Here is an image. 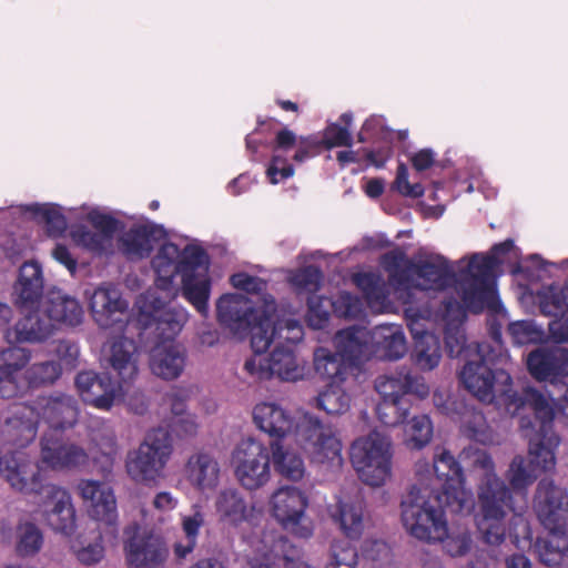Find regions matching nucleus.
Here are the masks:
<instances>
[{
    "instance_id": "obj_51",
    "label": "nucleus",
    "mask_w": 568,
    "mask_h": 568,
    "mask_svg": "<svg viewBox=\"0 0 568 568\" xmlns=\"http://www.w3.org/2000/svg\"><path fill=\"white\" fill-rule=\"evenodd\" d=\"M459 459L464 466L474 475L479 483H487L493 478H499L495 469V463L490 454L478 447H465L460 454Z\"/></svg>"
},
{
    "instance_id": "obj_53",
    "label": "nucleus",
    "mask_w": 568,
    "mask_h": 568,
    "mask_svg": "<svg viewBox=\"0 0 568 568\" xmlns=\"http://www.w3.org/2000/svg\"><path fill=\"white\" fill-rule=\"evenodd\" d=\"M334 518L339 523V527L346 537L358 539L364 530V503L359 499L339 501Z\"/></svg>"
},
{
    "instance_id": "obj_58",
    "label": "nucleus",
    "mask_w": 568,
    "mask_h": 568,
    "mask_svg": "<svg viewBox=\"0 0 568 568\" xmlns=\"http://www.w3.org/2000/svg\"><path fill=\"white\" fill-rule=\"evenodd\" d=\"M61 374L62 368L57 361L34 363L22 372L27 388L52 385L59 379Z\"/></svg>"
},
{
    "instance_id": "obj_49",
    "label": "nucleus",
    "mask_w": 568,
    "mask_h": 568,
    "mask_svg": "<svg viewBox=\"0 0 568 568\" xmlns=\"http://www.w3.org/2000/svg\"><path fill=\"white\" fill-rule=\"evenodd\" d=\"M460 432L467 438L481 445L497 443L493 428L488 425L485 415L473 406L465 405L459 417Z\"/></svg>"
},
{
    "instance_id": "obj_45",
    "label": "nucleus",
    "mask_w": 568,
    "mask_h": 568,
    "mask_svg": "<svg viewBox=\"0 0 568 568\" xmlns=\"http://www.w3.org/2000/svg\"><path fill=\"white\" fill-rule=\"evenodd\" d=\"M548 534L535 542V551L544 565L555 567L568 558L567 526L546 529Z\"/></svg>"
},
{
    "instance_id": "obj_18",
    "label": "nucleus",
    "mask_w": 568,
    "mask_h": 568,
    "mask_svg": "<svg viewBox=\"0 0 568 568\" xmlns=\"http://www.w3.org/2000/svg\"><path fill=\"white\" fill-rule=\"evenodd\" d=\"M405 318L408 328L415 341L412 359L422 371H432L438 366L442 359V349L439 337L428 331L427 323L437 321V315L433 314L429 306H408L405 307Z\"/></svg>"
},
{
    "instance_id": "obj_48",
    "label": "nucleus",
    "mask_w": 568,
    "mask_h": 568,
    "mask_svg": "<svg viewBox=\"0 0 568 568\" xmlns=\"http://www.w3.org/2000/svg\"><path fill=\"white\" fill-rule=\"evenodd\" d=\"M296 135L288 129H283L276 134L274 155L266 170V175L272 184L290 179L294 175V168L287 160L278 154V151H288L295 145Z\"/></svg>"
},
{
    "instance_id": "obj_22",
    "label": "nucleus",
    "mask_w": 568,
    "mask_h": 568,
    "mask_svg": "<svg viewBox=\"0 0 568 568\" xmlns=\"http://www.w3.org/2000/svg\"><path fill=\"white\" fill-rule=\"evenodd\" d=\"M124 536L123 550L131 568H153L166 560L169 550L161 536L142 529L138 524L129 525Z\"/></svg>"
},
{
    "instance_id": "obj_7",
    "label": "nucleus",
    "mask_w": 568,
    "mask_h": 568,
    "mask_svg": "<svg viewBox=\"0 0 568 568\" xmlns=\"http://www.w3.org/2000/svg\"><path fill=\"white\" fill-rule=\"evenodd\" d=\"M466 270V257H462L453 263L440 254L429 255L426 260H418L410 263V272L407 280V286L399 297L403 304L416 306L414 304V290L420 292H443L447 296L460 300L462 287H465L466 280L462 273Z\"/></svg>"
},
{
    "instance_id": "obj_2",
    "label": "nucleus",
    "mask_w": 568,
    "mask_h": 568,
    "mask_svg": "<svg viewBox=\"0 0 568 568\" xmlns=\"http://www.w3.org/2000/svg\"><path fill=\"white\" fill-rule=\"evenodd\" d=\"M2 478L10 488L26 496H40L38 510L54 531L71 536L77 528L75 508L69 490L47 480L40 460L21 450L3 454Z\"/></svg>"
},
{
    "instance_id": "obj_8",
    "label": "nucleus",
    "mask_w": 568,
    "mask_h": 568,
    "mask_svg": "<svg viewBox=\"0 0 568 568\" xmlns=\"http://www.w3.org/2000/svg\"><path fill=\"white\" fill-rule=\"evenodd\" d=\"M375 389L382 397L376 407L378 420L390 427L403 424L407 419L410 402L406 396L413 395L425 399L430 393L425 378L407 367L377 377Z\"/></svg>"
},
{
    "instance_id": "obj_25",
    "label": "nucleus",
    "mask_w": 568,
    "mask_h": 568,
    "mask_svg": "<svg viewBox=\"0 0 568 568\" xmlns=\"http://www.w3.org/2000/svg\"><path fill=\"white\" fill-rule=\"evenodd\" d=\"M40 463L52 470L74 469L89 462L88 452L64 437L63 432L45 430L40 437Z\"/></svg>"
},
{
    "instance_id": "obj_54",
    "label": "nucleus",
    "mask_w": 568,
    "mask_h": 568,
    "mask_svg": "<svg viewBox=\"0 0 568 568\" xmlns=\"http://www.w3.org/2000/svg\"><path fill=\"white\" fill-rule=\"evenodd\" d=\"M21 212L28 213L43 222L50 236H59L67 230V219L61 207L51 203H32L20 206Z\"/></svg>"
},
{
    "instance_id": "obj_24",
    "label": "nucleus",
    "mask_w": 568,
    "mask_h": 568,
    "mask_svg": "<svg viewBox=\"0 0 568 568\" xmlns=\"http://www.w3.org/2000/svg\"><path fill=\"white\" fill-rule=\"evenodd\" d=\"M30 404L38 422L48 426L47 430L65 432L78 424L79 402L70 394L52 392L38 396Z\"/></svg>"
},
{
    "instance_id": "obj_60",
    "label": "nucleus",
    "mask_w": 568,
    "mask_h": 568,
    "mask_svg": "<svg viewBox=\"0 0 568 568\" xmlns=\"http://www.w3.org/2000/svg\"><path fill=\"white\" fill-rule=\"evenodd\" d=\"M506 476L511 487L510 490L526 493L528 487L536 480L537 471L530 463H527L523 456L518 455L513 458Z\"/></svg>"
},
{
    "instance_id": "obj_33",
    "label": "nucleus",
    "mask_w": 568,
    "mask_h": 568,
    "mask_svg": "<svg viewBox=\"0 0 568 568\" xmlns=\"http://www.w3.org/2000/svg\"><path fill=\"white\" fill-rule=\"evenodd\" d=\"M527 367L535 379L557 383L568 376V349L560 346L539 347L528 354Z\"/></svg>"
},
{
    "instance_id": "obj_21",
    "label": "nucleus",
    "mask_w": 568,
    "mask_h": 568,
    "mask_svg": "<svg viewBox=\"0 0 568 568\" xmlns=\"http://www.w3.org/2000/svg\"><path fill=\"white\" fill-rule=\"evenodd\" d=\"M89 306L93 321L102 329L122 334L130 318L129 302L112 283H103L90 295Z\"/></svg>"
},
{
    "instance_id": "obj_41",
    "label": "nucleus",
    "mask_w": 568,
    "mask_h": 568,
    "mask_svg": "<svg viewBox=\"0 0 568 568\" xmlns=\"http://www.w3.org/2000/svg\"><path fill=\"white\" fill-rule=\"evenodd\" d=\"M185 364V351L175 343H160L151 351V372L162 379H176L183 373Z\"/></svg>"
},
{
    "instance_id": "obj_34",
    "label": "nucleus",
    "mask_w": 568,
    "mask_h": 568,
    "mask_svg": "<svg viewBox=\"0 0 568 568\" xmlns=\"http://www.w3.org/2000/svg\"><path fill=\"white\" fill-rule=\"evenodd\" d=\"M105 361L124 387L139 374V351L135 342L122 335L114 337L104 351Z\"/></svg>"
},
{
    "instance_id": "obj_55",
    "label": "nucleus",
    "mask_w": 568,
    "mask_h": 568,
    "mask_svg": "<svg viewBox=\"0 0 568 568\" xmlns=\"http://www.w3.org/2000/svg\"><path fill=\"white\" fill-rule=\"evenodd\" d=\"M354 280L372 308L383 312L388 307V288L381 276L374 273H359Z\"/></svg>"
},
{
    "instance_id": "obj_13",
    "label": "nucleus",
    "mask_w": 568,
    "mask_h": 568,
    "mask_svg": "<svg viewBox=\"0 0 568 568\" xmlns=\"http://www.w3.org/2000/svg\"><path fill=\"white\" fill-rule=\"evenodd\" d=\"M296 442L311 460L331 469L343 465L342 443L329 425L323 424L312 414L300 416L296 425Z\"/></svg>"
},
{
    "instance_id": "obj_12",
    "label": "nucleus",
    "mask_w": 568,
    "mask_h": 568,
    "mask_svg": "<svg viewBox=\"0 0 568 568\" xmlns=\"http://www.w3.org/2000/svg\"><path fill=\"white\" fill-rule=\"evenodd\" d=\"M172 450L169 432L161 427L151 429L138 449L128 455L125 462L128 475L135 483H154L162 476Z\"/></svg>"
},
{
    "instance_id": "obj_23",
    "label": "nucleus",
    "mask_w": 568,
    "mask_h": 568,
    "mask_svg": "<svg viewBox=\"0 0 568 568\" xmlns=\"http://www.w3.org/2000/svg\"><path fill=\"white\" fill-rule=\"evenodd\" d=\"M77 490L87 506L89 516L106 527L105 535L118 537V507L113 489L105 483L81 479Z\"/></svg>"
},
{
    "instance_id": "obj_28",
    "label": "nucleus",
    "mask_w": 568,
    "mask_h": 568,
    "mask_svg": "<svg viewBox=\"0 0 568 568\" xmlns=\"http://www.w3.org/2000/svg\"><path fill=\"white\" fill-rule=\"evenodd\" d=\"M75 385L83 402L104 410L124 399L126 393L125 387L113 381L109 374H97L92 371L79 373Z\"/></svg>"
},
{
    "instance_id": "obj_63",
    "label": "nucleus",
    "mask_w": 568,
    "mask_h": 568,
    "mask_svg": "<svg viewBox=\"0 0 568 568\" xmlns=\"http://www.w3.org/2000/svg\"><path fill=\"white\" fill-rule=\"evenodd\" d=\"M362 561L368 568H395L390 548L381 539H366L362 545Z\"/></svg>"
},
{
    "instance_id": "obj_10",
    "label": "nucleus",
    "mask_w": 568,
    "mask_h": 568,
    "mask_svg": "<svg viewBox=\"0 0 568 568\" xmlns=\"http://www.w3.org/2000/svg\"><path fill=\"white\" fill-rule=\"evenodd\" d=\"M515 247L513 240L495 244L488 254L474 253L466 258V270L462 273L466 280L465 287L475 292L467 295L469 305L479 308H495L498 304L496 290V268L501 264L503 257Z\"/></svg>"
},
{
    "instance_id": "obj_64",
    "label": "nucleus",
    "mask_w": 568,
    "mask_h": 568,
    "mask_svg": "<svg viewBox=\"0 0 568 568\" xmlns=\"http://www.w3.org/2000/svg\"><path fill=\"white\" fill-rule=\"evenodd\" d=\"M358 552L348 541L336 540L331 545L326 568H358Z\"/></svg>"
},
{
    "instance_id": "obj_39",
    "label": "nucleus",
    "mask_w": 568,
    "mask_h": 568,
    "mask_svg": "<svg viewBox=\"0 0 568 568\" xmlns=\"http://www.w3.org/2000/svg\"><path fill=\"white\" fill-rule=\"evenodd\" d=\"M39 422L31 404L17 406L2 426V444L26 447L38 434Z\"/></svg>"
},
{
    "instance_id": "obj_37",
    "label": "nucleus",
    "mask_w": 568,
    "mask_h": 568,
    "mask_svg": "<svg viewBox=\"0 0 568 568\" xmlns=\"http://www.w3.org/2000/svg\"><path fill=\"white\" fill-rule=\"evenodd\" d=\"M253 420L258 429L271 437L284 438L292 433L296 435L300 418L276 402H262L253 408Z\"/></svg>"
},
{
    "instance_id": "obj_9",
    "label": "nucleus",
    "mask_w": 568,
    "mask_h": 568,
    "mask_svg": "<svg viewBox=\"0 0 568 568\" xmlns=\"http://www.w3.org/2000/svg\"><path fill=\"white\" fill-rule=\"evenodd\" d=\"M476 524L485 542L500 545L507 532V517L515 511L514 497L504 479L477 484Z\"/></svg>"
},
{
    "instance_id": "obj_62",
    "label": "nucleus",
    "mask_w": 568,
    "mask_h": 568,
    "mask_svg": "<svg viewBox=\"0 0 568 568\" xmlns=\"http://www.w3.org/2000/svg\"><path fill=\"white\" fill-rule=\"evenodd\" d=\"M288 281L298 294L307 295V298L315 297L314 294L322 285L323 273L318 267L308 265L293 272Z\"/></svg>"
},
{
    "instance_id": "obj_44",
    "label": "nucleus",
    "mask_w": 568,
    "mask_h": 568,
    "mask_svg": "<svg viewBox=\"0 0 568 568\" xmlns=\"http://www.w3.org/2000/svg\"><path fill=\"white\" fill-rule=\"evenodd\" d=\"M374 357L398 361L407 353L403 327L397 324H381L373 328Z\"/></svg>"
},
{
    "instance_id": "obj_36",
    "label": "nucleus",
    "mask_w": 568,
    "mask_h": 568,
    "mask_svg": "<svg viewBox=\"0 0 568 568\" xmlns=\"http://www.w3.org/2000/svg\"><path fill=\"white\" fill-rule=\"evenodd\" d=\"M24 315L12 326L7 328L4 339L13 343H42L50 338L54 331L53 324L43 314V307L37 306L33 310H20Z\"/></svg>"
},
{
    "instance_id": "obj_17",
    "label": "nucleus",
    "mask_w": 568,
    "mask_h": 568,
    "mask_svg": "<svg viewBox=\"0 0 568 568\" xmlns=\"http://www.w3.org/2000/svg\"><path fill=\"white\" fill-rule=\"evenodd\" d=\"M219 324L240 338L254 334L264 320V307L240 293L223 294L216 301Z\"/></svg>"
},
{
    "instance_id": "obj_57",
    "label": "nucleus",
    "mask_w": 568,
    "mask_h": 568,
    "mask_svg": "<svg viewBox=\"0 0 568 568\" xmlns=\"http://www.w3.org/2000/svg\"><path fill=\"white\" fill-rule=\"evenodd\" d=\"M316 405L331 415L344 414L351 407V396L344 385L326 384L316 397Z\"/></svg>"
},
{
    "instance_id": "obj_29",
    "label": "nucleus",
    "mask_w": 568,
    "mask_h": 568,
    "mask_svg": "<svg viewBox=\"0 0 568 568\" xmlns=\"http://www.w3.org/2000/svg\"><path fill=\"white\" fill-rule=\"evenodd\" d=\"M567 265L568 258L561 261V267ZM537 303L544 315L562 317L549 323V333L556 342L568 343V285L542 287L537 294Z\"/></svg>"
},
{
    "instance_id": "obj_20",
    "label": "nucleus",
    "mask_w": 568,
    "mask_h": 568,
    "mask_svg": "<svg viewBox=\"0 0 568 568\" xmlns=\"http://www.w3.org/2000/svg\"><path fill=\"white\" fill-rule=\"evenodd\" d=\"M264 320L260 322L256 332L251 337L254 353L266 352L272 344L280 347H291L304 337V328L300 321L288 317L276 321L272 325V317L276 312V302L272 295H265Z\"/></svg>"
},
{
    "instance_id": "obj_46",
    "label": "nucleus",
    "mask_w": 568,
    "mask_h": 568,
    "mask_svg": "<svg viewBox=\"0 0 568 568\" xmlns=\"http://www.w3.org/2000/svg\"><path fill=\"white\" fill-rule=\"evenodd\" d=\"M268 358L270 377L284 382H297L305 377L306 366L296 357L292 347L275 346Z\"/></svg>"
},
{
    "instance_id": "obj_30",
    "label": "nucleus",
    "mask_w": 568,
    "mask_h": 568,
    "mask_svg": "<svg viewBox=\"0 0 568 568\" xmlns=\"http://www.w3.org/2000/svg\"><path fill=\"white\" fill-rule=\"evenodd\" d=\"M31 359V352L19 346L0 351V398L9 399L27 392L22 372Z\"/></svg>"
},
{
    "instance_id": "obj_42",
    "label": "nucleus",
    "mask_w": 568,
    "mask_h": 568,
    "mask_svg": "<svg viewBox=\"0 0 568 568\" xmlns=\"http://www.w3.org/2000/svg\"><path fill=\"white\" fill-rule=\"evenodd\" d=\"M313 367L321 379L334 385H345L354 368L336 349L324 346L314 349Z\"/></svg>"
},
{
    "instance_id": "obj_5",
    "label": "nucleus",
    "mask_w": 568,
    "mask_h": 568,
    "mask_svg": "<svg viewBox=\"0 0 568 568\" xmlns=\"http://www.w3.org/2000/svg\"><path fill=\"white\" fill-rule=\"evenodd\" d=\"M417 483L415 485L428 486L445 498L447 510L456 515H469L475 507L474 495L467 489L463 468L453 454L442 448L433 459L418 460L415 465Z\"/></svg>"
},
{
    "instance_id": "obj_11",
    "label": "nucleus",
    "mask_w": 568,
    "mask_h": 568,
    "mask_svg": "<svg viewBox=\"0 0 568 568\" xmlns=\"http://www.w3.org/2000/svg\"><path fill=\"white\" fill-rule=\"evenodd\" d=\"M392 444L388 436L372 432L357 438L351 447V462L363 483L373 487L386 484L392 476Z\"/></svg>"
},
{
    "instance_id": "obj_16",
    "label": "nucleus",
    "mask_w": 568,
    "mask_h": 568,
    "mask_svg": "<svg viewBox=\"0 0 568 568\" xmlns=\"http://www.w3.org/2000/svg\"><path fill=\"white\" fill-rule=\"evenodd\" d=\"M308 498L304 491L293 486L278 487L270 497V511L278 525L300 538L313 535V521L306 514Z\"/></svg>"
},
{
    "instance_id": "obj_47",
    "label": "nucleus",
    "mask_w": 568,
    "mask_h": 568,
    "mask_svg": "<svg viewBox=\"0 0 568 568\" xmlns=\"http://www.w3.org/2000/svg\"><path fill=\"white\" fill-rule=\"evenodd\" d=\"M204 524L205 514L200 505H194L189 514H181L182 537L174 545V554L179 559H185L193 552Z\"/></svg>"
},
{
    "instance_id": "obj_32",
    "label": "nucleus",
    "mask_w": 568,
    "mask_h": 568,
    "mask_svg": "<svg viewBox=\"0 0 568 568\" xmlns=\"http://www.w3.org/2000/svg\"><path fill=\"white\" fill-rule=\"evenodd\" d=\"M44 274L37 261L24 262L12 286L13 304L19 310H33L44 302Z\"/></svg>"
},
{
    "instance_id": "obj_59",
    "label": "nucleus",
    "mask_w": 568,
    "mask_h": 568,
    "mask_svg": "<svg viewBox=\"0 0 568 568\" xmlns=\"http://www.w3.org/2000/svg\"><path fill=\"white\" fill-rule=\"evenodd\" d=\"M43 541V534L36 524L23 523L17 527L16 550L19 556H34L41 550Z\"/></svg>"
},
{
    "instance_id": "obj_26",
    "label": "nucleus",
    "mask_w": 568,
    "mask_h": 568,
    "mask_svg": "<svg viewBox=\"0 0 568 568\" xmlns=\"http://www.w3.org/2000/svg\"><path fill=\"white\" fill-rule=\"evenodd\" d=\"M214 509L217 521L231 529H239L244 524L256 526L263 517L256 504L235 487H225L217 493Z\"/></svg>"
},
{
    "instance_id": "obj_4",
    "label": "nucleus",
    "mask_w": 568,
    "mask_h": 568,
    "mask_svg": "<svg viewBox=\"0 0 568 568\" xmlns=\"http://www.w3.org/2000/svg\"><path fill=\"white\" fill-rule=\"evenodd\" d=\"M513 362L508 352L491 349L488 344H477L475 354L466 359L459 372V379L464 387L483 403L503 402L510 410L515 406L516 413L524 407L525 397L520 398L514 392L510 371Z\"/></svg>"
},
{
    "instance_id": "obj_56",
    "label": "nucleus",
    "mask_w": 568,
    "mask_h": 568,
    "mask_svg": "<svg viewBox=\"0 0 568 568\" xmlns=\"http://www.w3.org/2000/svg\"><path fill=\"white\" fill-rule=\"evenodd\" d=\"M445 534L436 541L442 545L444 552L450 557H463L469 552L473 545L470 531L463 526H448L445 521Z\"/></svg>"
},
{
    "instance_id": "obj_15",
    "label": "nucleus",
    "mask_w": 568,
    "mask_h": 568,
    "mask_svg": "<svg viewBox=\"0 0 568 568\" xmlns=\"http://www.w3.org/2000/svg\"><path fill=\"white\" fill-rule=\"evenodd\" d=\"M231 465L236 480L245 490H258L272 477L271 448L256 438H243L232 450Z\"/></svg>"
},
{
    "instance_id": "obj_3",
    "label": "nucleus",
    "mask_w": 568,
    "mask_h": 568,
    "mask_svg": "<svg viewBox=\"0 0 568 568\" xmlns=\"http://www.w3.org/2000/svg\"><path fill=\"white\" fill-rule=\"evenodd\" d=\"M523 404L535 415L534 420L520 417V429L529 442V463L536 471H550L556 466V450L561 442L552 426L556 420L568 427V396L556 400L548 394L528 388Z\"/></svg>"
},
{
    "instance_id": "obj_52",
    "label": "nucleus",
    "mask_w": 568,
    "mask_h": 568,
    "mask_svg": "<svg viewBox=\"0 0 568 568\" xmlns=\"http://www.w3.org/2000/svg\"><path fill=\"white\" fill-rule=\"evenodd\" d=\"M272 462L275 470L288 480H301L305 475V464L301 455L280 443L271 444Z\"/></svg>"
},
{
    "instance_id": "obj_35",
    "label": "nucleus",
    "mask_w": 568,
    "mask_h": 568,
    "mask_svg": "<svg viewBox=\"0 0 568 568\" xmlns=\"http://www.w3.org/2000/svg\"><path fill=\"white\" fill-rule=\"evenodd\" d=\"M250 544L263 557L255 568H308L302 560L300 549L284 536L270 539L264 535L256 544L253 540Z\"/></svg>"
},
{
    "instance_id": "obj_40",
    "label": "nucleus",
    "mask_w": 568,
    "mask_h": 568,
    "mask_svg": "<svg viewBox=\"0 0 568 568\" xmlns=\"http://www.w3.org/2000/svg\"><path fill=\"white\" fill-rule=\"evenodd\" d=\"M185 478L199 491H212L220 483L221 467L217 459L207 452L192 454L184 466Z\"/></svg>"
},
{
    "instance_id": "obj_61",
    "label": "nucleus",
    "mask_w": 568,
    "mask_h": 568,
    "mask_svg": "<svg viewBox=\"0 0 568 568\" xmlns=\"http://www.w3.org/2000/svg\"><path fill=\"white\" fill-rule=\"evenodd\" d=\"M432 436L433 424L427 415L414 416L405 426V443L412 449L425 447Z\"/></svg>"
},
{
    "instance_id": "obj_31",
    "label": "nucleus",
    "mask_w": 568,
    "mask_h": 568,
    "mask_svg": "<svg viewBox=\"0 0 568 568\" xmlns=\"http://www.w3.org/2000/svg\"><path fill=\"white\" fill-rule=\"evenodd\" d=\"M372 339L373 329L352 325L335 333L333 345L354 368H357L374 357Z\"/></svg>"
},
{
    "instance_id": "obj_50",
    "label": "nucleus",
    "mask_w": 568,
    "mask_h": 568,
    "mask_svg": "<svg viewBox=\"0 0 568 568\" xmlns=\"http://www.w3.org/2000/svg\"><path fill=\"white\" fill-rule=\"evenodd\" d=\"M410 261L402 250H393L382 256L381 264L388 273L389 285L394 288L396 297L403 296V291L407 286V280L410 272Z\"/></svg>"
},
{
    "instance_id": "obj_19",
    "label": "nucleus",
    "mask_w": 568,
    "mask_h": 568,
    "mask_svg": "<svg viewBox=\"0 0 568 568\" xmlns=\"http://www.w3.org/2000/svg\"><path fill=\"white\" fill-rule=\"evenodd\" d=\"M467 295H475V292L467 287H462L460 300L450 297L442 301L439 312H433L434 315H437V320L440 318L445 322L444 338L449 355L452 357L464 355L465 359L475 354V347L479 344L478 342L466 344V336L463 329L466 313L467 311L478 313L484 310L469 305L466 301Z\"/></svg>"
},
{
    "instance_id": "obj_14",
    "label": "nucleus",
    "mask_w": 568,
    "mask_h": 568,
    "mask_svg": "<svg viewBox=\"0 0 568 568\" xmlns=\"http://www.w3.org/2000/svg\"><path fill=\"white\" fill-rule=\"evenodd\" d=\"M140 321L153 328L163 343H173L190 318L189 311L160 296L155 290L141 294L136 300Z\"/></svg>"
},
{
    "instance_id": "obj_38",
    "label": "nucleus",
    "mask_w": 568,
    "mask_h": 568,
    "mask_svg": "<svg viewBox=\"0 0 568 568\" xmlns=\"http://www.w3.org/2000/svg\"><path fill=\"white\" fill-rule=\"evenodd\" d=\"M162 230L150 221L133 224L119 237V250L129 261L149 257Z\"/></svg>"
},
{
    "instance_id": "obj_6",
    "label": "nucleus",
    "mask_w": 568,
    "mask_h": 568,
    "mask_svg": "<svg viewBox=\"0 0 568 568\" xmlns=\"http://www.w3.org/2000/svg\"><path fill=\"white\" fill-rule=\"evenodd\" d=\"M445 498L428 486L413 485L400 501V520L406 532L428 545L445 534Z\"/></svg>"
},
{
    "instance_id": "obj_27",
    "label": "nucleus",
    "mask_w": 568,
    "mask_h": 568,
    "mask_svg": "<svg viewBox=\"0 0 568 568\" xmlns=\"http://www.w3.org/2000/svg\"><path fill=\"white\" fill-rule=\"evenodd\" d=\"M534 510L545 529L568 526V490L544 478L536 487Z\"/></svg>"
},
{
    "instance_id": "obj_43",
    "label": "nucleus",
    "mask_w": 568,
    "mask_h": 568,
    "mask_svg": "<svg viewBox=\"0 0 568 568\" xmlns=\"http://www.w3.org/2000/svg\"><path fill=\"white\" fill-rule=\"evenodd\" d=\"M42 307L43 314L53 324V331L55 329V324L74 327L83 321L84 311L80 302L61 292L49 294L44 298Z\"/></svg>"
},
{
    "instance_id": "obj_1",
    "label": "nucleus",
    "mask_w": 568,
    "mask_h": 568,
    "mask_svg": "<svg viewBox=\"0 0 568 568\" xmlns=\"http://www.w3.org/2000/svg\"><path fill=\"white\" fill-rule=\"evenodd\" d=\"M210 260L197 244L183 247L172 242L162 243L151 260L155 286L175 298L179 293L203 316H209L211 278Z\"/></svg>"
}]
</instances>
